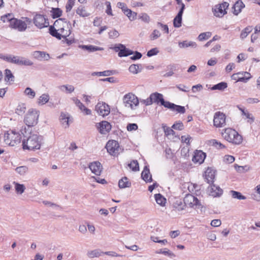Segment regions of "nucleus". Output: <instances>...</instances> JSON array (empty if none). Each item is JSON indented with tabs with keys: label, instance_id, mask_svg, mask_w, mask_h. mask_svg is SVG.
Returning a JSON list of instances; mask_svg holds the SVG:
<instances>
[{
	"label": "nucleus",
	"instance_id": "f257e3e1",
	"mask_svg": "<svg viewBox=\"0 0 260 260\" xmlns=\"http://www.w3.org/2000/svg\"><path fill=\"white\" fill-rule=\"evenodd\" d=\"M43 138L41 136L35 134H30V135L22 141L23 148L29 150L40 149L43 144Z\"/></svg>",
	"mask_w": 260,
	"mask_h": 260
},
{
	"label": "nucleus",
	"instance_id": "f03ea898",
	"mask_svg": "<svg viewBox=\"0 0 260 260\" xmlns=\"http://www.w3.org/2000/svg\"><path fill=\"white\" fill-rule=\"evenodd\" d=\"M221 136L225 140L234 145H239L243 141L242 136L232 128H225L223 129Z\"/></svg>",
	"mask_w": 260,
	"mask_h": 260
},
{
	"label": "nucleus",
	"instance_id": "7ed1b4c3",
	"mask_svg": "<svg viewBox=\"0 0 260 260\" xmlns=\"http://www.w3.org/2000/svg\"><path fill=\"white\" fill-rule=\"evenodd\" d=\"M20 135L13 130H9L4 133V141L10 146H13L20 143Z\"/></svg>",
	"mask_w": 260,
	"mask_h": 260
},
{
	"label": "nucleus",
	"instance_id": "20e7f679",
	"mask_svg": "<svg viewBox=\"0 0 260 260\" xmlns=\"http://www.w3.org/2000/svg\"><path fill=\"white\" fill-rule=\"evenodd\" d=\"M49 32L53 37L60 40L62 38L69 37L71 34V24H68V27H62L59 29H56L54 27L51 26L49 27Z\"/></svg>",
	"mask_w": 260,
	"mask_h": 260
},
{
	"label": "nucleus",
	"instance_id": "39448f33",
	"mask_svg": "<svg viewBox=\"0 0 260 260\" xmlns=\"http://www.w3.org/2000/svg\"><path fill=\"white\" fill-rule=\"evenodd\" d=\"M39 111L36 109H29L25 115L24 122L28 127L34 126L38 123Z\"/></svg>",
	"mask_w": 260,
	"mask_h": 260
},
{
	"label": "nucleus",
	"instance_id": "423d86ee",
	"mask_svg": "<svg viewBox=\"0 0 260 260\" xmlns=\"http://www.w3.org/2000/svg\"><path fill=\"white\" fill-rule=\"evenodd\" d=\"M123 102L125 107L132 110L136 109L139 104L138 98L132 93H128L124 95Z\"/></svg>",
	"mask_w": 260,
	"mask_h": 260
},
{
	"label": "nucleus",
	"instance_id": "0eeeda50",
	"mask_svg": "<svg viewBox=\"0 0 260 260\" xmlns=\"http://www.w3.org/2000/svg\"><path fill=\"white\" fill-rule=\"evenodd\" d=\"M229 4L228 2H224L221 4L216 5L212 9L213 13L214 16L218 17H222L226 14V10L228 8Z\"/></svg>",
	"mask_w": 260,
	"mask_h": 260
},
{
	"label": "nucleus",
	"instance_id": "6e6552de",
	"mask_svg": "<svg viewBox=\"0 0 260 260\" xmlns=\"http://www.w3.org/2000/svg\"><path fill=\"white\" fill-rule=\"evenodd\" d=\"M33 22L35 26L40 29L47 27L49 25L48 19L41 14H36L34 16Z\"/></svg>",
	"mask_w": 260,
	"mask_h": 260
},
{
	"label": "nucleus",
	"instance_id": "1a4fd4ad",
	"mask_svg": "<svg viewBox=\"0 0 260 260\" xmlns=\"http://www.w3.org/2000/svg\"><path fill=\"white\" fill-rule=\"evenodd\" d=\"M225 115L221 112H216L214 115L213 125L216 127H222L225 125Z\"/></svg>",
	"mask_w": 260,
	"mask_h": 260
},
{
	"label": "nucleus",
	"instance_id": "9d476101",
	"mask_svg": "<svg viewBox=\"0 0 260 260\" xmlns=\"http://www.w3.org/2000/svg\"><path fill=\"white\" fill-rule=\"evenodd\" d=\"M183 202L185 206H188L190 207L197 208L200 206V202L197 197L191 194L186 195L183 200Z\"/></svg>",
	"mask_w": 260,
	"mask_h": 260
},
{
	"label": "nucleus",
	"instance_id": "9b49d317",
	"mask_svg": "<svg viewBox=\"0 0 260 260\" xmlns=\"http://www.w3.org/2000/svg\"><path fill=\"white\" fill-rule=\"evenodd\" d=\"M251 77L250 74L247 72L235 73L231 77L232 79L236 82H242L244 83H246Z\"/></svg>",
	"mask_w": 260,
	"mask_h": 260
},
{
	"label": "nucleus",
	"instance_id": "f8f14e48",
	"mask_svg": "<svg viewBox=\"0 0 260 260\" xmlns=\"http://www.w3.org/2000/svg\"><path fill=\"white\" fill-rule=\"evenodd\" d=\"M107 151L112 155H116L118 153L119 145L115 140L109 141L106 146Z\"/></svg>",
	"mask_w": 260,
	"mask_h": 260
},
{
	"label": "nucleus",
	"instance_id": "ddd939ff",
	"mask_svg": "<svg viewBox=\"0 0 260 260\" xmlns=\"http://www.w3.org/2000/svg\"><path fill=\"white\" fill-rule=\"evenodd\" d=\"M95 109L99 115L103 116H107L110 112L109 105L103 102L98 103Z\"/></svg>",
	"mask_w": 260,
	"mask_h": 260
},
{
	"label": "nucleus",
	"instance_id": "4468645a",
	"mask_svg": "<svg viewBox=\"0 0 260 260\" xmlns=\"http://www.w3.org/2000/svg\"><path fill=\"white\" fill-rule=\"evenodd\" d=\"M10 27L17 29L20 31H23L26 29V23L21 20L15 18L14 20H12Z\"/></svg>",
	"mask_w": 260,
	"mask_h": 260
},
{
	"label": "nucleus",
	"instance_id": "2eb2a0df",
	"mask_svg": "<svg viewBox=\"0 0 260 260\" xmlns=\"http://www.w3.org/2000/svg\"><path fill=\"white\" fill-rule=\"evenodd\" d=\"M89 168L96 175H100L102 171L103 167L99 161H93L89 164Z\"/></svg>",
	"mask_w": 260,
	"mask_h": 260
},
{
	"label": "nucleus",
	"instance_id": "dca6fc26",
	"mask_svg": "<svg viewBox=\"0 0 260 260\" xmlns=\"http://www.w3.org/2000/svg\"><path fill=\"white\" fill-rule=\"evenodd\" d=\"M206 156V153L203 152L202 151L196 150L192 158V160L195 163L198 162L201 164L204 162Z\"/></svg>",
	"mask_w": 260,
	"mask_h": 260
},
{
	"label": "nucleus",
	"instance_id": "f3484780",
	"mask_svg": "<svg viewBox=\"0 0 260 260\" xmlns=\"http://www.w3.org/2000/svg\"><path fill=\"white\" fill-rule=\"evenodd\" d=\"M215 171L211 168H208L205 172V179L209 184L213 183L215 178Z\"/></svg>",
	"mask_w": 260,
	"mask_h": 260
},
{
	"label": "nucleus",
	"instance_id": "a211bd4d",
	"mask_svg": "<svg viewBox=\"0 0 260 260\" xmlns=\"http://www.w3.org/2000/svg\"><path fill=\"white\" fill-rule=\"evenodd\" d=\"M32 55L39 60H42L43 59L48 60L50 58L49 54L44 51H35L32 53Z\"/></svg>",
	"mask_w": 260,
	"mask_h": 260
},
{
	"label": "nucleus",
	"instance_id": "6ab92c4d",
	"mask_svg": "<svg viewBox=\"0 0 260 260\" xmlns=\"http://www.w3.org/2000/svg\"><path fill=\"white\" fill-rule=\"evenodd\" d=\"M100 125V133L102 134H106L109 132L111 129V125L109 122L103 121L99 123Z\"/></svg>",
	"mask_w": 260,
	"mask_h": 260
},
{
	"label": "nucleus",
	"instance_id": "aec40b11",
	"mask_svg": "<svg viewBox=\"0 0 260 260\" xmlns=\"http://www.w3.org/2000/svg\"><path fill=\"white\" fill-rule=\"evenodd\" d=\"M223 193V190L219 186H216L214 184L211 185V189L210 191V195L213 197H220Z\"/></svg>",
	"mask_w": 260,
	"mask_h": 260
},
{
	"label": "nucleus",
	"instance_id": "412c9836",
	"mask_svg": "<svg viewBox=\"0 0 260 260\" xmlns=\"http://www.w3.org/2000/svg\"><path fill=\"white\" fill-rule=\"evenodd\" d=\"M70 22H68L65 18H59L55 21L53 25V27L56 28V29H59L60 28L68 27V24H69Z\"/></svg>",
	"mask_w": 260,
	"mask_h": 260
},
{
	"label": "nucleus",
	"instance_id": "4be33fe9",
	"mask_svg": "<svg viewBox=\"0 0 260 260\" xmlns=\"http://www.w3.org/2000/svg\"><path fill=\"white\" fill-rule=\"evenodd\" d=\"M74 101L76 105L79 109L83 112H84L85 115H90L91 111L90 109L87 108L81 102L77 99H74Z\"/></svg>",
	"mask_w": 260,
	"mask_h": 260
},
{
	"label": "nucleus",
	"instance_id": "5701e85b",
	"mask_svg": "<svg viewBox=\"0 0 260 260\" xmlns=\"http://www.w3.org/2000/svg\"><path fill=\"white\" fill-rule=\"evenodd\" d=\"M245 7V5L241 1L239 0L234 5L232 9H233V13L235 15H238L241 12L242 9Z\"/></svg>",
	"mask_w": 260,
	"mask_h": 260
},
{
	"label": "nucleus",
	"instance_id": "b1692460",
	"mask_svg": "<svg viewBox=\"0 0 260 260\" xmlns=\"http://www.w3.org/2000/svg\"><path fill=\"white\" fill-rule=\"evenodd\" d=\"M142 179L146 182H150L152 181L151 175L150 174L149 169L147 166H145L141 173Z\"/></svg>",
	"mask_w": 260,
	"mask_h": 260
},
{
	"label": "nucleus",
	"instance_id": "393cba45",
	"mask_svg": "<svg viewBox=\"0 0 260 260\" xmlns=\"http://www.w3.org/2000/svg\"><path fill=\"white\" fill-rule=\"evenodd\" d=\"M77 14L82 17H86L90 15V13L88 12L85 7L82 5L79 6L76 10Z\"/></svg>",
	"mask_w": 260,
	"mask_h": 260
},
{
	"label": "nucleus",
	"instance_id": "a878e982",
	"mask_svg": "<svg viewBox=\"0 0 260 260\" xmlns=\"http://www.w3.org/2000/svg\"><path fill=\"white\" fill-rule=\"evenodd\" d=\"M150 96L152 103H157V104L159 103L161 104L164 100L162 94L158 92L151 93Z\"/></svg>",
	"mask_w": 260,
	"mask_h": 260
},
{
	"label": "nucleus",
	"instance_id": "bb28decb",
	"mask_svg": "<svg viewBox=\"0 0 260 260\" xmlns=\"http://www.w3.org/2000/svg\"><path fill=\"white\" fill-rule=\"evenodd\" d=\"M15 63L19 65H24L27 66H30L33 64V62L29 59L19 56H17Z\"/></svg>",
	"mask_w": 260,
	"mask_h": 260
},
{
	"label": "nucleus",
	"instance_id": "cd10ccee",
	"mask_svg": "<svg viewBox=\"0 0 260 260\" xmlns=\"http://www.w3.org/2000/svg\"><path fill=\"white\" fill-rule=\"evenodd\" d=\"M79 47L82 49L86 50L89 52H92L96 51H102L104 50L102 47L93 46L91 45H80Z\"/></svg>",
	"mask_w": 260,
	"mask_h": 260
},
{
	"label": "nucleus",
	"instance_id": "c85d7f7f",
	"mask_svg": "<svg viewBox=\"0 0 260 260\" xmlns=\"http://www.w3.org/2000/svg\"><path fill=\"white\" fill-rule=\"evenodd\" d=\"M120 47H122V49L118 53L119 57L127 56L133 54V51L126 48L124 45L120 44Z\"/></svg>",
	"mask_w": 260,
	"mask_h": 260
},
{
	"label": "nucleus",
	"instance_id": "c756f323",
	"mask_svg": "<svg viewBox=\"0 0 260 260\" xmlns=\"http://www.w3.org/2000/svg\"><path fill=\"white\" fill-rule=\"evenodd\" d=\"M178 46L181 48H187L188 47H191L192 48H196L197 44L194 42L184 41L183 42H179Z\"/></svg>",
	"mask_w": 260,
	"mask_h": 260
},
{
	"label": "nucleus",
	"instance_id": "7c9ffc66",
	"mask_svg": "<svg viewBox=\"0 0 260 260\" xmlns=\"http://www.w3.org/2000/svg\"><path fill=\"white\" fill-rule=\"evenodd\" d=\"M118 186L120 188L129 187L131 186V183L128 181L127 177H124L119 181Z\"/></svg>",
	"mask_w": 260,
	"mask_h": 260
},
{
	"label": "nucleus",
	"instance_id": "2f4dec72",
	"mask_svg": "<svg viewBox=\"0 0 260 260\" xmlns=\"http://www.w3.org/2000/svg\"><path fill=\"white\" fill-rule=\"evenodd\" d=\"M173 207L175 209V210L180 212L184 210L186 207L185 205L184 202H182L180 200H177L173 204Z\"/></svg>",
	"mask_w": 260,
	"mask_h": 260
},
{
	"label": "nucleus",
	"instance_id": "473e14b6",
	"mask_svg": "<svg viewBox=\"0 0 260 260\" xmlns=\"http://www.w3.org/2000/svg\"><path fill=\"white\" fill-rule=\"evenodd\" d=\"M15 18L14 17L13 14L11 13H8L5 15L2 16L1 17V20L4 22H9V26H11V24L12 23V20H14Z\"/></svg>",
	"mask_w": 260,
	"mask_h": 260
},
{
	"label": "nucleus",
	"instance_id": "72a5a7b5",
	"mask_svg": "<svg viewBox=\"0 0 260 260\" xmlns=\"http://www.w3.org/2000/svg\"><path fill=\"white\" fill-rule=\"evenodd\" d=\"M49 95L47 93H44L41 95L39 99H38V104L39 105H44L46 103H48L49 100Z\"/></svg>",
	"mask_w": 260,
	"mask_h": 260
},
{
	"label": "nucleus",
	"instance_id": "f704fd0d",
	"mask_svg": "<svg viewBox=\"0 0 260 260\" xmlns=\"http://www.w3.org/2000/svg\"><path fill=\"white\" fill-rule=\"evenodd\" d=\"M228 87V84L226 82H221L217 84L213 85L211 87L212 90H223Z\"/></svg>",
	"mask_w": 260,
	"mask_h": 260
},
{
	"label": "nucleus",
	"instance_id": "c9c22d12",
	"mask_svg": "<svg viewBox=\"0 0 260 260\" xmlns=\"http://www.w3.org/2000/svg\"><path fill=\"white\" fill-rule=\"evenodd\" d=\"M102 252L99 249H94L88 251L87 255L89 258H94L99 257L101 255Z\"/></svg>",
	"mask_w": 260,
	"mask_h": 260
},
{
	"label": "nucleus",
	"instance_id": "e433bc0d",
	"mask_svg": "<svg viewBox=\"0 0 260 260\" xmlns=\"http://www.w3.org/2000/svg\"><path fill=\"white\" fill-rule=\"evenodd\" d=\"M122 11L128 17L130 20L132 21L135 19L137 13L133 12L130 9H128L127 7Z\"/></svg>",
	"mask_w": 260,
	"mask_h": 260
},
{
	"label": "nucleus",
	"instance_id": "4c0bfd02",
	"mask_svg": "<svg viewBox=\"0 0 260 260\" xmlns=\"http://www.w3.org/2000/svg\"><path fill=\"white\" fill-rule=\"evenodd\" d=\"M13 183L15 184V188L16 192L18 194H22L25 189V186L23 184H20L15 182H14Z\"/></svg>",
	"mask_w": 260,
	"mask_h": 260
},
{
	"label": "nucleus",
	"instance_id": "58836bf2",
	"mask_svg": "<svg viewBox=\"0 0 260 260\" xmlns=\"http://www.w3.org/2000/svg\"><path fill=\"white\" fill-rule=\"evenodd\" d=\"M155 199L156 203L160 206H164L166 203V199L160 193L155 194Z\"/></svg>",
	"mask_w": 260,
	"mask_h": 260
},
{
	"label": "nucleus",
	"instance_id": "ea45409f",
	"mask_svg": "<svg viewBox=\"0 0 260 260\" xmlns=\"http://www.w3.org/2000/svg\"><path fill=\"white\" fill-rule=\"evenodd\" d=\"M140 67H141L140 64H133L130 66L128 70L131 73L136 74L141 71V68L140 69Z\"/></svg>",
	"mask_w": 260,
	"mask_h": 260
},
{
	"label": "nucleus",
	"instance_id": "a19ab883",
	"mask_svg": "<svg viewBox=\"0 0 260 260\" xmlns=\"http://www.w3.org/2000/svg\"><path fill=\"white\" fill-rule=\"evenodd\" d=\"M113 74V71L107 70L103 72H93L91 73L92 76H109Z\"/></svg>",
	"mask_w": 260,
	"mask_h": 260
},
{
	"label": "nucleus",
	"instance_id": "79ce46f5",
	"mask_svg": "<svg viewBox=\"0 0 260 260\" xmlns=\"http://www.w3.org/2000/svg\"><path fill=\"white\" fill-rule=\"evenodd\" d=\"M252 27L251 26H248L245 27L241 32L240 35V38L242 39L245 38L248 34L252 30Z\"/></svg>",
	"mask_w": 260,
	"mask_h": 260
},
{
	"label": "nucleus",
	"instance_id": "37998d69",
	"mask_svg": "<svg viewBox=\"0 0 260 260\" xmlns=\"http://www.w3.org/2000/svg\"><path fill=\"white\" fill-rule=\"evenodd\" d=\"M52 17L54 19L59 17L62 15V11L59 8H52Z\"/></svg>",
	"mask_w": 260,
	"mask_h": 260
},
{
	"label": "nucleus",
	"instance_id": "c03bdc74",
	"mask_svg": "<svg viewBox=\"0 0 260 260\" xmlns=\"http://www.w3.org/2000/svg\"><path fill=\"white\" fill-rule=\"evenodd\" d=\"M26 109V106L24 104H19L16 109V113L19 115H22L25 113Z\"/></svg>",
	"mask_w": 260,
	"mask_h": 260
},
{
	"label": "nucleus",
	"instance_id": "a18cd8bd",
	"mask_svg": "<svg viewBox=\"0 0 260 260\" xmlns=\"http://www.w3.org/2000/svg\"><path fill=\"white\" fill-rule=\"evenodd\" d=\"M230 193L232 195V197L234 199H237L238 200H245L246 199V197L243 196L240 192L231 190Z\"/></svg>",
	"mask_w": 260,
	"mask_h": 260
},
{
	"label": "nucleus",
	"instance_id": "49530a36",
	"mask_svg": "<svg viewBox=\"0 0 260 260\" xmlns=\"http://www.w3.org/2000/svg\"><path fill=\"white\" fill-rule=\"evenodd\" d=\"M211 32L209 31L203 32L199 35L198 38L199 41H202L203 40H207L211 37Z\"/></svg>",
	"mask_w": 260,
	"mask_h": 260
},
{
	"label": "nucleus",
	"instance_id": "de8ad7c7",
	"mask_svg": "<svg viewBox=\"0 0 260 260\" xmlns=\"http://www.w3.org/2000/svg\"><path fill=\"white\" fill-rule=\"evenodd\" d=\"M14 76L13 75L11 71L9 69L5 70V79L6 81H13Z\"/></svg>",
	"mask_w": 260,
	"mask_h": 260
},
{
	"label": "nucleus",
	"instance_id": "09e8293b",
	"mask_svg": "<svg viewBox=\"0 0 260 260\" xmlns=\"http://www.w3.org/2000/svg\"><path fill=\"white\" fill-rule=\"evenodd\" d=\"M156 253L158 254H163L165 255H168L170 257H174L175 256V255L173 252H171L169 250H166V249H160L157 251Z\"/></svg>",
	"mask_w": 260,
	"mask_h": 260
},
{
	"label": "nucleus",
	"instance_id": "8fccbe9b",
	"mask_svg": "<svg viewBox=\"0 0 260 260\" xmlns=\"http://www.w3.org/2000/svg\"><path fill=\"white\" fill-rule=\"evenodd\" d=\"M24 92L25 95L28 96L30 99L34 98L36 95L35 92L29 87L26 88Z\"/></svg>",
	"mask_w": 260,
	"mask_h": 260
},
{
	"label": "nucleus",
	"instance_id": "3c124183",
	"mask_svg": "<svg viewBox=\"0 0 260 260\" xmlns=\"http://www.w3.org/2000/svg\"><path fill=\"white\" fill-rule=\"evenodd\" d=\"M15 170L20 175H24L28 171V168L24 166H20L17 167Z\"/></svg>",
	"mask_w": 260,
	"mask_h": 260
},
{
	"label": "nucleus",
	"instance_id": "603ef678",
	"mask_svg": "<svg viewBox=\"0 0 260 260\" xmlns=\"http://www.w3.org/2000/svg\"><path fill=\"white\" fill-rule=\"evenodd\" d=\"M133 171H137L139 170V164L137 160H134L131 162L128 165Z\"/></svg>",
	"mask_w": 260,
	"mask_h": 260
},
{
	"label": "nucleus",
	"instance_id": "864d4df0",
	"mask_svg": "<svg viewBox=\"0 0 260 260\" xmlns=\"http://www.w3.org/2000/svg\"><path fill=\"white\" fill-rule=\"evenodd\" d=\"M60 119L63 124L65 123L67 126H69V116L67 114L61 113L60 116Z\"/></svg>",
	"mask_w": 260,
	"mask_h": 260
},
{
	"label": "nucleus",
	"instance_id": "5fc2aeb1",
	"mask_svg": "<svg viewBox=\"0 0 260 260\" xmlns=\"http://www.w3.org/2000/svg\"><path fill=\"white\" fill-rule=\"evenodd\" d=\"M170 71L164 74V76L165 77H169L172 76L174 74L173 71L176 70V67L174 64L170 65L168 67Z\"/></svg>",
	"mask_w": 260,
	"mask_h": 260
},
{
	"label": "nucleus",
	"instance_id": "6e6d98bb",
	"mask_svg": "<svg viewBox=\"0 0 260 260\" xmlns=\"http://www.w3.org/2000/svg\"><path fill=\"white\" fill-rule=\"evenodd\" d=\"M182 17L176 16L173 20V24L175 27H180L181 26Z\"/></svg>",
	"mask_w": 260,
	"mask_h": 260
},
{
	"label": "nucleus",
	"instance_id": "4d7b16f0",
	"mask_svg": "<svg viewBox=\"0 0 260 260\" xmlns=\"http://www.w3.org/2000/svg\"><path fill=\"white\" fill-rule=\"evenodd\" d=\"M59 89L63 91L64 89H66L69 93H72L74 91L75 88L71 85H62L59 87Z\"/></svg>",
	"mask_w": 260,
	"mask_h": 260
},
{
	"label": "nucleus",
	"instance_id": "13d9d810",
	"mask_svg": "<svg viewBox=\"0 0 260 260\" xmlns=\"http://www.w3.org/2000/svg\"><path fill=\"white\" fill-rule=\"evenodd\" d=\"M161 35L160 32L157 29H154L150 36V39L151 40H155L160 37Z\"/></svg>",
	"mask_w": 260,
	"mask_h": 260
},
{
	"label": "nucleus",
	"instance_id": "bf43d9fd",
	"mask_svg": "<svg viewBox=\"0 0 260 260\" xmlns=\"http://www.w3.org/2000/svg\"><path fill=\"white\" fill-rule=\"evenodd\" d=\"M239 110L242 112V115L246 117L247 119H249L251 120V122L253 121V118L251 114H250L247 110H245L244 109L239 108Z\"/></svg>",
	"mask_w": 260,
	"mask_h": 260
},
{
	"label": "nucleus",
	"instance_id": "052dcab7",
	"mask_svg": "<svg viewBox=\"0 0 260 260\" xmlns=\"http://www.w3.org/2000/svg\"><path fill=\"white\" fill-rule=\"evenodd\" d=\"M173 111H176L179 113L183 114L185 112V107L174 104Z\"/></svg>",
	"mask_w": 260,
	"mask_h": 260
},
{
	"label": "nucleus",
	"instance_id": "680f3d73",
	"mask_svg": "<svg viewBox=\"0 0 260 260\" xmlns=\"http://www.w3.org/2000/svg\"><path fill=\"white\" fill-rule=\"evenodd\" d=\"M211 142L212 143V145L218 149H223L225 147L223 144H222L221 142H218L215 139L212 140L211 141Z\"/></svg>",
	"mask_w": 260,
	"mask_h": 260
},
{
	"label": "nucleus",
	"instance_id": "e2e57ef3",
	"mask_svg": "<svg viewBox=\"0 0 260 260\" xmlns=\"http://www.w3.org/2000/svg\"><path fill=\"white\" fill-rule=\"evenodd\" d=\"M174 104H175L172 103L169 101H165V100H164L162 103L161 104V105L164 106L165 107L170 109V110L173 111V109H174Z\"/></svg>",
	"mask_w": 260,
	"mask_h": 260
},
{
	"label": "nucleus",
	"instance_id": "0e129e2a",
	"mask_svg": "<svg viewBox=\"0 0 260 260\" xmlns=\"http://www.w3.org/2000/svg\"><path fill=\"white\" fill-rule=\"evenodd\" d=\"M172 127L176 130L181 131L184 128V125L182 122L178 121L175 123H174Z\"/></svg>",
	"mask_w": 260,
	"mask_h": 260
},
{
	"label": "nucleus",
	"instance_id": "69168bd1",
	"mask_svg": "<svg viewBox=\"0 0 260 260\" xmlns=\"http://www.w3.org/2000/svg\"><path fill=\"white\" fill-rule=\"evenodd\" d=\"M75 0H68L67 4L66 6V11L67 12L70 11L72 9L75 4Z\"/></svg>",
	"mask_w": 260,
	"mask_h": 260
},
{
	"label": "nucleus",
	"instance_id": "338daca9",
	"mask_svg": "<svg viewBox=\"0 0 260 260\" xmlns=\"http://www.w3.org/2000/svg\"><path fill=\"white\" fill-rule=\"evenodd\" d=\"M105 5L107 7V9L106 10V13L108 15L110 16H113L112 9H111V6L110 2L108 1H106L105 2Z\"/></svg>",
	"mask_w": 260,
	"mask_h": 260
},
{
	"label": "nucleus",
	"instance_id": "774afa93",
	"mask_svg": "<svg viewBox=\"0 0 260 260\" xmlns=\"http://www.w3.org/2000/svg\"><path fill=\"white\" fill-rule=\"evenodd\" d=\"M159 52V51L157 48H154L150 49L147 53V55L148 57H151L152 56L156 55Z\"/></svg>",
	"mask_w": 260,
	"mask_h": 260
}]
</instances>
